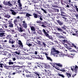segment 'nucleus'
Listing matches in <instances>:
<instances>
[{
  "label": "nucleus",
  "instance_id": "obj_1",
  "mask_svg": "<svg viewBox=\"0 0 78 78\" xmlns=\"http://www.w3.org/2000/svg\"><path fill=\"white\" fill-rule=\"evenodd\" d=\"M51 53L54 56H56V57H58V53H59V51L56 50V48H55V47H52L51 48Z\"/></svg>",
  "mask_w": 78,
  "mask_h": 78
},
{
  "label": "nucleus",
  "instance_id": "obj_2",
  "mask_svg": "<svg viewBox=\"0 0 78 78\" xmlns=\"http://www.w3.org/2000/svg\"><path fill=\"white\" fill-rule=\"evenodd\" d=\"M3 4L6 6H12V4L11 3V2L10 1H5L3 2Z\"/></svg>",
  "mask_w": 78,
  "mask_h": 78
},
{
  "label": "nucleus",
  "instance_id": "obj_3",
  "mask_svg": "<svg viewBox=\"0 0 78 78\" xmlns=\"http://www.w3.org/2000/svg\"><path fill=\"white\" fill-rule=\"evenodd\" d=\"M17 3L18 5V9L20 10H22V4L21 3L20 0H18Z\"/></svg>",
  "mask_w": 78,
  "mask_h": 78
},
{
  "label": "nucleus",
  "instance_id": "obj_4",
  "mask_svg": "<svg viewBox=\"0 0 78 78\" xmlns=\"http://www.w3.org/2000/svg\"><path fill=\"white\" fill-rule=\"evenodd\" d=\"M71 70L73 71V72H74L75 73H77V69L78 66H73V68H71Z\"/></svg>",
  "mask_w": 78,
  "mask_h": 78
},
{
  "label": "nucleus",
  "instance_id": "obj_5",
  "mask_svg": "<svg viewBox=\"0 0 78 78\" xmlns=\"http://www.w3.org/2000/svg\"><path fill=\"white\" fill-rule=\"evenodd\" d=\"M16 42V41L15 39H12V38H10L9 40V44H14Z\"/></svg>",
  "mask_w": 78,
  "mask_h": 78
},
{
  "label": "nucleus",
  "instance_id": "obj_6",
  "mask_svg": "<svg viewBox=\"0 0 78 78\" xmlns=\"http://www.w3.org/2000/svg\"><path fill=\"white\" fill-rule=\"evenodd\" d=\"M56 21L60 26H62V25H63L64 22L63 21L62 22L59 20H56Z\"/></svg>",
  "mask_w": 78,
  "mask_h": 78
},
{
  "label": "nucleus",
  "instance_id": "obj_7",
  "mask_svg": "<svg viewBox=\"0 0 78 78\" xmlns=\"http://www.w3.org/2000/svg\"><path fill=\"white\" fill-rule=\"evenodd\" d=\"M16 51L15 52H11V53H14L17 55H20V50H19L18 48H17L16 49Z\"/></svg>",
  "mask_w": 78,
  "mask_h": 78
},
{
  "label": "nucleus",
  "instance_id": "obj_8",
  "mask_svg": "<svg viewBox=\"0 0 78 78\" xmlns=\"http://www.w3.org/2000/svg\"><path fill=\"white\" fill-rule=\"evenodd\" d=\"M64 2L65 3H67L69 5H71L72 6V4H71V3H72V0H67L66 1H65Z\"/></svg>",
  "mask_w": 78,
  "mask_h": 78
},
{
  "label": "nucleus",
  "instance_id": "obj_9",
  "mask_svg": "<svg viewBox=\"0 0 78 78\" xmlns=\"http://www.w3.org/2000/svg\"><path fill=\"white\" fill-rule=\"evenodd\" d=\"M10 11L12 12L11 14H12V15H13V16H16V14H17V13H16V12L14 11V10L12 9H10Z\"/></svg>",
  "mask_w": 78,
  "mask_h": 78
},
{
  "label": "nucleus",
  "instance_id": "obj_10",
  "mask_svg": "<svg viewBox=\"0 0 78 78\" xmlns=\"http://www.w3.org/2000/svg\"><path fill=\"white\" fill-rule=\"evenodd\" d=\"M18 30L19 32L20 33H22V32L23 31V27H22L18 28Z\"/></svg>",
  "mask_w": 78,
  "mask_h": 78
},
{
  "label": "nucleus",
  "instance_id": "obj_11",
  "mask_svg": "<svg viewBox=\"0 0 78 78\" xmlns=\"http://www.w3.org/2000/svg\"><path fill=\"white\" fill-rule=\"evenodd\" d=\"M56 29L59 32H62L63 30L60 27H56Z\"/></svg>",
  "mask_w": 78,
  "mask_h": 78
},
{
  "label": "nucleus",
  "instance_id": "obj_12",
  "mask_svg": "<svg viewBox=\"0 0 78 78\" xmlns=\"http://www.w3.org/2000/svg\"><path fill=\"white\" fill-rule=\"evenodd\" d=\"M26 76L27 78H33V75L32 74H26Z\"/></svg>",
  "mask_w": 78,
  "mask_h": 78
},
{
  "label": "nucleus",
  "instance_id": "obj_13",
  "mask_svg": "<svg viewBox=\"0 0 78 78\" xmlns=\"http://www.w3.org/2000/svg\"><path fill=\"white\" fill-rule=\"evenodd\" d=\"M61 16H64V17H66V13L63 11L61 12Z\"/></svg>",
  "mask_w": 78,
  "mask_h": 78
},
{
  "label": "nucleus",
  "instance_id": "obj_14",
  "mask_svg": "<svg viewBox=\"0 0 78 78\" xmlns=\"http://www.w3.org/2000/svg\"><path fill=\"white\" fill-rule=\"evenodd\" d=\"M34 74L35 76H39V73L37 72H34Z\"/></svg>",
  "mask_w": 78,
  "mask_h": 78
},
{
  "label": "nucleus",
  "instance_id": "obj_15",
  "mask_svg": "<svg viewBox=\"0 0 78 78\" xmlns=\"http://www.w3.org/2000/svg\"><path fill=\"white\" fill-rule=\"evenodd\" d=\"M27 9V6L24 5V7L22 6V9L21 11H26Z\"/></svg>",
  "mask_w": 78,
  "mask_h": 78
},
{
  "label": "nucleus",
  "instance_id": "obj_16",
  "mask_svg": "<svg viewBox=\"0 0 78 78\" xmlns=\"http://www.w3.org/2000/svg\"><path fill=\"white\" fill-rule=\"evenodd\" d=\"M63 45H64V47H66V48H67V49L68 50H72V48L68 47V46L67 44H63Z\"/></svg>",
  "mask_w": 78,
  "mask_h": 78
},
{
  "label": "nucleus",
  "instance_id": "obj_17",
  "mask_svg": "<svg viewBox=\"0 0 78 78\" xmlns=\"http://www.w3.org/2000/svg\"><path fill=\"white\" fill-rule=\"evenodd\" d=\"M23 50H24V51H27V52L28 53H31V52H30V50L27 49V48H23Z\"/></svg>",
  "mask_w": 78,
  "mask_h": 78
},
{
  "label": "nucleus",
  "instance_id": "obj_18",
  "mask_svg": "<svg viewBox=\"0 0 78 78\" xmlns=\"http://www.w3.org/2000/svg\"><path fill=\"white\" fill-rule=\"evenodd\" d=\"M46 37H48L50 39H51V40H53V39L52 38V37L51 36L49 35V34H48L46 35Z\"/></svg>",
  "mask_w": 78,
  "mask_h": 78
},
{
  "label": "nucleus",
  "instance_id": "obj_19",
  "mask_svg": "<svg viewBox=\"0 0 78 78\" xmlns=\"http://www.w3.org/2000/svg\"><path fill=\"white\" fill-rule=\"evenodd\" d=\"M18 42H18V45H20V46H21V47H23V44H22V41H21L19 40Z\"/></svg>",
  "mask_w": 78,
  "mask_h": 78
},
{
  "label": "nucleus",
  "instance_id": "obj_20",
  "mask_svg": "<svg viewBox=\"0 0 78 78\" xmlns=\"http://www.w3.org/2000/svg\"><path fill=\"white\" fill-rule=\"evenodd\" d=\"M4 27L5 28H4ZM2 28L5 29V28H8V25L6 24H3L2 26Z\"/></svg>",
  "mask_w": 78,
  "mask_h": 78
},
{
  "label": "nucleus",
  "instance_id": "obj_21",
  "mask_svg": "<svg viewBox=\"0 0 78 78\" xmlns=\"http://www.w3.org/2000/svg\"><path fill=\"white\" fill-rule=\"evenodd\" d=\"M33 41H34V42H35V43H37V44L38 45H41V41H40L39 40H37V43L36 41H35V40H33Z\"/></svg>",
  "mask_w": 78,
  "mask_h": 78
},
{
  "label": "nucleus",
  "instance_id": "obj_22",
  "mask_svg": "<svg viewBox=\"0 0 78 78\" xmlns=\"http://www.w3.org/2000/svg\"><path fill=\"white\" fill-rule=\"evenodd\" d=\"M34 8L36 9H40L41 8H41V7L38 6L37 5H34Z\"/></svg>",
  "mask_w": 78,
  "mask_h": 78
},
{
  "label": "nucleus",
  "instance_id": "obj_23",
  "mask_svg": "<svg viewBox=\"0 0 78 78\" xmlns=\"http://www.w3.org/2000/svg\"><path fill=\"white\" fill-rule=\"evenodd\" d=\"M34 18H35V19H37L39 17V16L37 14L34 13L33 14Z\"/></svg>",
  "mask_w": 78,
  "mask_h": 78
},
{
  "label": "nucleus",
  "instance_id": "obj_24",
  "mask_svg": "<svg viewBox=\"0 0 78 78\" xmlns=\"http://www.w3.org/2000/svg\"><path fill=\"white\" fill-rule=\"evenodd\" d=\"M12 68H16V67H20V66L18 65H16V64H14L12 66Z\"/></svg>",
  "mask_w": 78,
  "mask_h": 78
},
{
  "label": "nucleus",
  "instance_id": "obj_25",
  "mask_svg": "<svg viewBox=\"0 0 78 78\" xmlns=\"http://www.w3.org/2000/svg\"><path fill=\"white\" fill-rule=\"evenodd\" d=\"M3 66L6 69H7L8 70L9 69V66L6 65V64H3Z\"/></svg>",
  "mask_w": 78,
  "mask_h": 78
},
{
  "label": "nucleus",
  "instance_id": "obj_26",
  "mask_svg": "<svg viewBox=\"0 0 78 78\" xmlns=\"http://www.w3.org/2000/svg\"><path fill=\"white\" fill-rule=\"evenodd\" d=\"M42 32H43L44 34L45 35V36H46L47 34H47V32H46V31L45 30L43 29Z\"/></svg>",
  "mask_w": 78,
  "mask_h": 78
},
{
  "label": "nucleus",
  "instance_id": "obj_27",
  "mask_svg": "<svg viewBox=\"0 0 78 78\" xmlns=\"http://www.w3.org/2000/svg\"><path fill=\"white\" fill-rule=\"evenodd\" d=\"M46 58L47 59H48V60L50 61H51V62H52V61H53V60H52L51 58H50L49 56L47 57H46Z\"/></svg>",
  "mask_w": 78,
  "mask_h": 78
},
{
  "label": "nucleus",
  "instance_id": "obj_28",
  "mask_svg": "<svg viewBox=\"0 0 78 78\" xmlns=\"http://www.w3.org/2000/svg\"><path fill=\"white\" fill-rule=\"evenodd\" d=\"M5 17L6 18H7V19H9L11 17V16L8 15V14H7L5 15Z\"/></svg>",
  "mask_w": 78,
  "mask_h": 78
},
{
  "label": "nucleus",
  "instance_id": "obj_29",
  "mask_svg": "<svg viewBox=\"0 0 78 78\" xmlns=\"http://www.w3.org/2000/svg\"><path fill=\"white\" fill-rule=\"evenodd\" d=\"M22 26L24 27V28H27V24L26 23H23L22 24Z\"/></svg>",
  "mask_w": 78,
  "mask_h": 78
},
{
  "label": "nucleus",
  "instance_id": "obj_30",
  "mask_svg": "<svg viewBox=\"0 0 78 78\" xmlns=\"http://www.w3.org/2000/svg\"><path fill=\"white\" fill-rule=\"evenodd\" d=\"M57 75H58V76L62 77V78H64V77H65V76L63 74H61L59 73H58Z\"/></svg>",
  "mask_w": 78,
  "mask_h": 78
},
{
  "label": "nucleus",
  "instance_id": "obj_31",
  "mask_svg": "<svg viewBox=\"0 0 78 78\" xmlns=\"http://www.w3.org/2000/svg\"><path fill=\"white\" fill-rule=\"evenodd\" d=\"M55 65L57 66H59V67H62V65L60 63H55Z\"/></svg>",
  "mask_w": 78,
  "mask_h": 78
},
{
  "label": "nucleus",
  "instance_id": "obj_32",
  "mask_svg": "<svg viewBox=\"0 0 78 78\" xmlns=\"http://www.w3.org/2000/svg\"><path fill=\"white\" fill-rule=\"evenodd\" d=\"M65 43H68L67 40H64L62 42V44H65Z\"/></svg>",
  "mask_w": 78,
  "mask_h": 78
},
{
  "label": "nucleus",
  "instance_id": "obj_33",
  "mask_svg": "<svg viewBox=\"0 0 78 78\" xmlns=\"http://www.w3.org/2000/svg\"><path fill=\"white\" fill-rule=\"evenodd\" d=\"M5 33H4L3 32H2V33H0V37H3V36H5Z\"/></svg>",
  "mask_w": 78,
  "mask_h": 78
},
{
  "label": "nucleus",
  "instance_id": "obj_34",
  "mask_svg": "<svg viewBox=\"0 0 78 78\" xmlns=\"http://www.w3.org/2000/svg\"><path fill=\"white\" fill-rule=\"evenodd\" d=\"M11 35H8L5 38L6 39H9V40L10 39H11Z\"/></svg>",
  "mask_w": 78,
  "mask_h": 78
},
{
  "label": "nucleus",
  "instance_id": "obj_35",
  "mask_svg": "<svg viewBox=\"0 0 78 78\" xmlns=\"http://www.w3.org/2000/svg\"><path fill=\"white\" fill-rule=\"evenodd\" d=\"M9 27L10 28H12L13 27V24H12V23L10 22L9 23Z\"/></svg>",
  "mask_w": 78,
  "mask_h": 78
},
{
  "label": "nucleus",
  "instance_id": "obj_36",
  "mask_svg": "<svg viewBox=\"0 0 78 78\" xmlns=\"http://www.w3.org/2000/svg\"><path fill=\"white\" fill-rule=\"evenodd\" d=\"M13 22L15 25H17V19H15Z\"/></svg>",
  "mask_w": 78,
  "mask_h": 78
},
{
  "label": "nucleus",
  "instance_id": "obj_37",
  "mask_svg": "<svg viewBox=\"0 0 78 78\" xmlns=\"http://www.w3.org/2000/svg\"><path fill=\"white\" fill-rule=\"evenodd\" d=\"M4 9V7L3 6L2 4H0V10L1 9Z\"/></svg>",
  "mask_w": 78,
  "mask_h": 78
},
{
  "label": "nucleus",
  "instance_id": "obj_38",
  "mask_svg": "<svg viewBox=\"0 0 78 78\" xmlns=\"http://www.w3.org/2000/svg\"><path fill=\"white\" fill-rule=\"evenodd\" d=\"M38 18L40 19V20H43V17H42V15L38 16Z\"/></svg>",
  "mask_w": 78,
  "mask_h": 78
},
{
  "label": "nucleus",
  "instance_id": "obj_39",
  "mask_svg": "<svg viewBox=\"0 0 78 78\" xmlns=\"http://www.w3.org/2000/svg\"><path fill=\"white\" fill-rule=\"evenodd\" d=\"M44 72H45L46 73H47V74H48L50 73V71L49 70H47L46 69H44Z\"/></svg>",
  "mask_w": 78,
  "mask_h": 78
},
{
  "label": "nucleus",
  "instance_id": "obj_40",
  "mask_svg": "<svg viewBox=\"0 0 78 78\" xmlns=\"http://www.w3.org/2000/svg\"><path fill=\"white\" fill-rule=\"evenodd\" d=\"M30 27L32 31H35V30L34 29V27L33 26L31 27L30 26Z\"/></svg>",
  "mask_w": 78,
  "mask_h": 78
},
{
  "label": "nucleus",
  "instance_id": "obj_41",
  "mask_svg": "<svg viewBox=\"0 0 78 78\" xmlns=\"http://www.w3.org/2000/svg\"><path fill=\"white\" fill-rule=\"evenodd\" d=\"M41 9L42 11L44 12V13H45V14H47V11L46 10H45V9H43L41 7Z\"/></svg>",
  "mask_w": 78,
  "mask_h": 78
},
{
  "label": "nucleus",
  "instance_id": "obj_42",
  "mask_svg": "<svg viewBox=\"0 0 78 78\" xmlns=\"http://www.w3.org/2000/svg\"><path fill=\"white\" fill-rule=\"evenodd\" d=\"M3 32H5V31H4V29L3 28H0V33H3Z\"/></svg>",
  "mask_w": 78,
  "mask_h": 78
},
{
  "label": "nucleus",
  "instance_id": "obj_43",
  "mask_svg": "<svg viewBox=\"0 0 78 78\" xmlns=\"http://www.w3.org/2000/svg\"><path fill=\"white\" fill-rule=\"evenodd\" d=\"M26 16L27 17H30V16H32V15H31L28 13H27Z\"/></svg>",
  "mask_w": 78,
  "mask_h": 78
},
{
  "label": "nucleus",
  "instance_id": "obj_44",
  "mask_svg": "<svg viewBox=\"0 0 78 78\" xmlns=\"http://www.w3.org/2000/svg\"><path fill=\"white\" fill-rule=\"evenodd\" d=\"M56 4H57V3H61V0H56Z\"/></svg>",
  "mask_w": 78,
  "mask_h": 78
},
{
  "label": "nucleus",
  "instance_id": "obj_45",
  "mask_svg": "<svg viewBox=\"0 0 78 78\" xmlns=\"http://www.w3.org/2000/svg\"><path fill=\"white\" fill-rule=\"evenodd\" d=\"M12 55L14 57H15V58H16V57H17V55L14 53H13L12 54Z\"/></svg>",
  "mask_w": 78,
  "mask_h": 78
},
{
  "label": "nucleus",
  "instance_id": "obj_46",
  "mask_svg": "<svg viewBox=\"0 0 78 78\" xmlns=\"http://www.w3.org/2000/svg\"><path fill=\"white\" fill-rule=\"evenodd\" d=\"M9 65H13L14 64V62H9Z\"/></svg>",
  "mask_w": 78,
  "mask_h": 78
},
{
  "label": "nucleus",
  "instance_id": "obj_47",
  "mask_svg": "<svg viewBox=\"0 0 78 78\" xmlns=\"http://www.w3.org/2000/svg\"><path fill=\"white\" fill-rule=\"evenodd\" d=\"M41 43L42 44V45L43 46H44V47H45L46 45H47L46 44H45V43H44V42H41Z\"/></svg>",
  "mask_w": 78,
  "mask_h": 78
},
{
  "label": "nucleus",
  "instance_id": "obj_48",
  "mask_svg": "<svg viewBox=\"0 0 78 78\" xmlns=\"http://www.w3.org/2000/svg\"><path fill=\"white\" fill-rule=\"evenodd\" d=\"M2 42H3V44H5V43H6L7 42V40H4V41L2 40Z\"/></svg>",
  "mask_w": 78,
  "mask_h": 78
},
{
  "label": "nucleus",
  "instance_id": "obj_49",
  "mask_svg": "<svg viewBox=\"0 0 78 78\" xmlns=\"http://www.w3.org/2000/svg\"><path fill=\"white\" fill-rule=\"evenodd\" d=\"M27 44L29 47H31L33 45V44H31L30 43H27Z\"/></svg>",
  "mask_w": 78,
  "mask_h": 78
},
{
  "label": "nucleus",
  "instance_id": "obj_50",
  "mask_svg": "<svg viewBox=\"0 0 78 78\" xmlns=\"http://www.w3.org/2000/svg\"><path fill=\"white\" fill-rule=\"evenodd\" d=\"M33 34H34V36H37V34L36 32V31H34L33 32Z\"/></svg>",
  "mask_w": 78,
  "mask_h": 78
},
{
  "label": "nucleus",
  "instance_id": "obj_51",
  "mask_svg": "<svg viewBox=\"0 0 78 78\" xmlns=\"http://www.w3.org/2000/svg\"><path fill=\"white\" fill-rule=\"evenodd\" d=\"M37 69V66H35L33 68V70H36V69Z\"/></svg>",
  "mask_w": 78,
  "mask_h": 78
},
{
  "label": "nucleus",
  "instance_id": "obj_52",
  "mask_svg": "<svg viewBox=\"0 0 78 78\" xmlns=\"http://www.w3.org/2000/svg\"><path fill=\"white\" fill-rule=\"evenodd\" d=\"M12 5H15L16 4V1H12Z\"/></svg>",
  "mask_w": 78,
  "mask_h": 78
},
{
  "label": "nucleus",
  "instance_id": "obj_53",
  "mask_svg": "<svg viewBox=\"0 0 78 78\" xmlns=\"http://www.w3.org/2000/svg\"><path fill=\"white\" fill-rule=\"evenodd\" d=\"M71 11L72 12H76V11H75V9H73V10H71Z\"/></svg>",
  "mask_w": 78,
  "mask_h": 78
},
{
  "label": "nucleus",
  "instance_id": "obj_54",
  "mask_svg": "<svg viewBox=\"0 0 78 78\" xmlns=\"http://www.w3.org/2000/svg\"><path fill=\"white\" fill-rule=\"evenodd\" d=\"M34 2L33 1H31L30 3H29V5H33L34 4Z\"/></svg>",
  "mask_w": 78,
  "mask_h": 78
},
{
  "label": "nucleus",
  "instance_id": "obj_55",
  "mask_svg": "<svg viewBox=\"0 0 78 78\" xmlns=\"http://www.w3.org/2000/svg\"><path fill=\"white\" fill-rule=\"evenodd\" d=\"M59 71H60L61 72H66V71L65 70V69H60L59 70Z\"/></svg>",
  "mask_w": 78,
  "mask_h": 78
},
{
  "label": "nucleus",
  "instance_id": "obj_56",
  "mask_svg": "<svg viewBox=\"0 0 78 78\" xmlns=\"http://www.w3.org/2000/svg\"><path fill=\"white\" fill-rule=\"evenodd\" d=\"M52 3H53V4H56V1H55L53 0V1H52Z\"/></svg>",
  "mask_w": 78,
  "mask_h": 78
},
{
  "label": "nucleus",
  "instance_id": "obj_57",
  "mask_svg": "<svg viewBox=\"0 0 78 78\" xmlns=\"http://www.w3.org/2000/svg\"><path fill=\"white\" fill-rule=\"evenodd\" d=\"M72 35H73V36H75L76 34V33H75V32L74 33L73 32H72Z\"/></svg>",
  "mask_w": 78,
  "mask_h": 78
},
{
  "label": "nucleus",
  "instance_id": "obj_58",
  "mask_svg": "<svg viewBox=\"0 0 78 78\" xmlns=\"http://www.w3.org/2000/svg\"><path fill=\"white\" fill-rule=\"evenodd\" d=\"M36 66L37 67H38V68H39L41 67V65L39 64H37V65H36Z\"/></svg>",
  "mask_w": 78,
  "mask_h": 78
},
{
  "label": "nucleus",
  "instance_id": "obj_59",
  "mask_svg": "<svg viewBox=\"0 0 78 78\" xmlns=\"http://www.w3.org/2000/svg\"><path fill=\"white\" fill-rule=\"evenodd\" d=\"M32 58L31 56H30L29 57L28 59L29 60H31V59H32V58Z\"/></svg>",
  "mask_w": 78,
  "mask_h": 78
},
{
  "label": "nucleus",
  "instance_id": "obj_60",
  "mask_svg": "<svg viewBox=\"0 0 78 78\" xmlns=\"http://www.w3.org/2000/svg\"><path fill=\"white\" fill-rule=\"evenodd\" d=\"M72 45H73V47H74L75 48H77L76 46H75L73 44H72Z\"/></svg>",
  "mask_w": 78,
  "mask_h": 78
},
{
  "label": "nucleus",
  "instance_id": "obj_61",
  "mask_svg": "<svg viewBox=\"0 0 78 78\" xmlns=\"http://www.w3.org/2000/svg\"><path fill=\"white\" fill-rule=\"evenodd\" d=\"M3 64L2 63H0V67L1 68H3Z\"/></svg>",
  "mask_w": 78,
  "mask_h": 78
},
{
  "label": "nucleus",
  "instance_id": "obj_62",
  "mask_svg": "<svg viewBox=\"0 0 78 78\" xmlns=\"http://www.w3.org/2000/svg\"><path fill=\"white\" fill-rule=\"evenodd\" d=\"M43 53V54H45V55H46V58L48 57V54H47V53L46 52V53L44 52V53Z\"/></svg>",
  "mask_w": 78,
  "mask_h": 78
},
{
  "label": "nucleus",
  "instance_id": "obj_63",
  "mask_svg": "<svg viewBox=\"0 0 78 78\" xmlns=\"http://www.w3.org/2000/svg\"><path fill=\"white\" fill-rule=\"evenodd\" d=\"M63 2V0H61V2L60 3H61L62 5H64V3Z\"/></svg>",
  "mask_w": 78,
  "mask_h": 78
},
{
  "label": "nucleus",
  "instance_id": "obj_64",
  "mask_svg": "<svg viewBox=\"0 0 78 78\" xmlns=\"http://www.w3.org/2000/svg\"><path fill=\"white\" fill-rule=\"evenodd\" d=\"M50 65H46V67L47 68H48H48L49 69V68H50Z\"/></svg>",
  "mask_w": 78,
  "mask_h": 78
}]
</instances>
